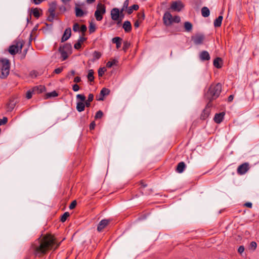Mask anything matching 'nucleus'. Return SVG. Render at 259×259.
I'll return each instance as SVG.
<instances>
[{
    "label": "nucleus",
    "mask_w": 259,
    "mask_h": 259,
    "mask_svg": "<svg viewBox=\"0 0 259 259\" xmlns=\"http://www.w3.org/2000/svg\"><path fill=\"white\" fill-rule=\"evenodd\" d=\"M63 70V67L57 68L54 70L53 71L54 73L56 74H60Z\"/></svg>",
    "instance_id": "56"
},
{
    "label": "nucleus",
    "mask_w": 259,
    "mask_h": 259,
    "mask_svg": "<svg viewBox=\"0 0 259 259\" xmlns=\"http://www.w3.org/2000/svg\"><path fill=\"white\" fill-rule=\"evenodd\" d=\"M86 107L85 104L82 102H77L76 103V110L79 112L83 111Z\"/></svg>",
    "instance_id": "28"
},
{
    "label": "nucleus",
    "mask_w": 259,
    "mask_h": 259,
    "mask_svg": "<svg viewBox=\"0 0 259 259\" xmlns=\"http://www.w3.org/2000/svg\"><path fill=\"white\" fill-rule=\"evenodd\" d=\"M225 115V113L224 112L216 113L213 118L214 122L218 124L221 123L224 119Z\"/></svg>",
    "instance_id": "17"
},
{
    "label": "nucleus",
    "mask_w": 259,
    "mask_h": 259,
    "mask_svg": "<svg viewBox=\"0 0 259 259\" xmlns=\"http://www.w3.org/2000/svg\"><path fill=\"white\" fill-rule=\"evenodd\" d=\"M185 5L180 0L172 1L171 3L170 9L176 12H180L184 8Z\"/></svg>",
    "instance_id": "8"
},
{
    "label": "nucleus",
    "mask_w": 259,
    "mask_h": 259,
    "mask_svg": "<svg viewBox=\"0 0 259 259\" xmlns=\"http://www.w3.org/2000/svg\"><path fill=\"white\" fill-rule=\"evenodd\" d=\"M57 4L56 2H52L50 4L48 12L50 15L47 18V20L49 22H53L55 18V11L56 9Z\"/></svg>",
    "instance_id": "6"
},
{
    "label": "nucleus",
    "mask_w": 259,
    "mask_h": 259,
    "mask_svg": "<svg viewBox=\"0 0 259 259\" xmlns=\"http://www.w3.org/2000/svg\"><path fill=\"white\" fill-rule=\"evenodd\" d=\"M244 251V247L243 245H241L239 247L238 249V252L241 254Z\"/></svg>",
    "instance_id": "62"
},
{
    "label": "nucleus",
    "mask_w": 259,
    "mask_h": 259,
    "mask_svg": "<svg viewBox=\"0 0 259 259\" xmlns=\"http://www.w3.org/2000/svg\"><path fill=\"white\" fill-rule=\"evenodd\" d=\"M201 15L204 17H207L210 15V11L206 7H203L201 9Z\"/></svg>",
    "instance_id": "31"
},
{
    "label": "nucleus",
    "mask_w": 259,
    "mask_h": 259,
    "mask_svg": "<svg viewBox=\"0 0 259 259\" xmlns=\"http://www.w3.org/2000/svg\"><path fill=\"white\" fill-rule=\"evenodd\" d=\"M72 90L74 92H77L79 90V87L77 84H74L72 85Z\"/></svg>",
    "instance_id": "61"
},
{
    "label": "nucleus",
    "mask_w": 259,
    "mask_h": 259,
    "mask_svg": "<svg viewBox=\"0 0 259 259\" xmlns=\"http://www.w3.org/2000/svg\"><path fill=\"white\" fill-rule=\"evenodd\" d=\"M31 34L30 35L29 40L26 42L22 38L18 37L13 41V44L10 46L8 49H22L25 46V44H26V46L29 48L31 45Z\"/></svg>",
    "instance_id": "4"
},
{
    "label": "nucleus",
    "mask_w": 259,
    "mask_h": 259,
    "mask_svg": "<svg viewBox=\"0 0 259 259\" xmlns=\"http://www.w3.org/2000/svg\"><path fill=\"white\" fill-rule=\"evenodd\" d=\"M205 38V35L201 33H197L192 36L191 40L195 45L202 44Z\"/></svg>",
    "instance_id": "7"
},
{
    "label": "nucleus",
    "mask_w": 259,
    "mask_h": 259,
    "mask_svg": "<svg viewBox=\"0 0 259 259\" xmlns=\"http://www.w3.org/2000/svg\"><path fill=\"white\" fill-rule=\"evenodd\" d=\"M106 13V7L104 5L99 3L97 6V10L95 12V17L97 21H101L103 15Z\"/></svg>",
    "instance_id": "5"
},
{
    "label": "nucleus",
    "mask_w": 259,
    "mask_h": 259,
    "mask_svg": "<svg viewBox=\"0 0 259 259\" xmlns=\"http://www.w3.org/2000/svg\"><path fill=\"white\" fill-rule=\"evenodd\" d=\"M222 84L220 83L211 84L207 92L204 94L205 100L208 101V103H211L213 100L219 97L222 92Z\"/></svg>",
    "instance_id": "2"
},
{
    "label": "nucleus",
    "mask_w": 259,
    "mask_h": 259,
    "mask_svg": "<svg viewBox=\"0 0 259 259\" xmlns=\"http://www.w3.org/2000/svg\"><path fill=\"white\" fill-rule=\"evenodd\" d=\"M223 60L220 57H217L214 60L213 62V64L215 67L217 68L220 69L222 68L223 66Z\"/></svg>",
    "instance_id": "23"
},
{
    "label": "nucleus",
    "mask_w": 259,
    "mask_h": 259,
    "mask_svg": "<svg viewBox=\"0 0 259 259\" xmlns=\"http://www.w3.org/2000/svg\"><path fill=\"white\" fill-rule=\"evenodd\" d=\"M111 60V61H108L106 64V67L108 68H111L114 65L117 66L118 62L117 59H116Z\"/></svg>",
    "instance_id": "34"
},
{
    "label": "nucleus",
    "mask_w": 259,
    "mask_h": 259,
    "mask_svg": "<svg viewBox=\"0 0 259 259\" xmlns=\"http://www.w3.org/2000/svg\"><path fill=\"white\" fill-rule=\"evenodd\" d=\"M16 103V102L14 101V100H10L9 102L7 105L8 110L9 111H12L13 110L15 106Z\"/></svg>",
    "instance_id": "35"
},
{
    "label": "nucleus",
    "mask_w": 259,
    "mask_h": 259,
    "mask_svg": "<svg viewBox=\"0 0 259 259\" xmlns=\"http://www.w3.org/2000/svg\"><path fill=\"white\" fill-rule=\"evenodd\" d=\"M76 98L77 99H79L80 100L79 102H84L85 100V97L83 94H78L76 95Z\"/></svg>",
    "instance_id": "44"
},
{
    "label": "nucleus",
    "mask_w": 259,
    "mask_h": 259,
    "mask_svg": "<svg viewBox=\"0 0 259 259\" xmlns=\"http://www.w3.org/2000/svg\"><path fill=\"white\" fill-rule=\"evenodd\" d=\"M40 11L42 12V10L40 9L37 8H32L31 9V15L32 14L34 17L38 19L42 14L40 13Z\"/></svg>",
    "instance_id": "22"
},
{
    "label": "nucleus",
    "mask_w": 259,
    "mask_h": 259,
    "mask_svg": "<svg viewBox=\"0 0 259 259\" xmlns=\"http://www.w3.org/2000/svg\"><path fill=\"white\" fill-rule=\"evenodd\" d=\"M256 246H257L256 243L254 241H252L250 243L249 249L252 250H254L256 249Z\"/></svg>",
    "instance_id": "46"
},
{
    "label": "nucleus",
    "mask_w": 259,
    "mask_h": 259,
    "mask_svg": "<svg viewBox=\"0 0 259 259\" xmlns=\"http://www.w3.org/2000/svg\"><path fill=\"white\" fill-rule=\"evenodd\" d=\"M75 70H71V71H70V72H69V73H68V74H67V76H66V78H68V79H70V78H71V76H73V75H75Z\"/></svg>",
    "instance_id": "57"
},
{
    "label": "nucleus",
    "mask_w": 259,
    "mask_h": 259,
    "mask_svg": "<svg viewBox=\"0 0 259 259\" xmlns=\"http://www.w3.org/2000/svg\"><path fill=\"white\" fill-rule=\"evenodd\" d=\"M223 17L222 16H219L217 18L215 19L214 21L213 25L215 27H219L221 26L222 22L223 20Z\"/></svg>",
    "instance_id": "30"
},
{
    "label": "nucleus",
    "mask_w": 259,
    "mask_h": 259,
    "mask_svg": "<svg viewBox=\"0 0 259 259\" xmlns=\"http://www.w3.org/2000/svg\"><path fill=\"white\" fill-rule=\"evenodd\" d=\"M39 75L38 72L35 70H32L30 72V76L32 78H36Z\"/></svg>",
    "instance_id": "50"
},
{
    "label": "nucleus",
    "mask_w": 259,
    "mask_h": 259,
    "mask_svg": "<svg viewBox=\"0 0 259 259\" xmlns=\"http://www.w3.org/2000/svg\"><path fill=\"white\" fill-rule=\"evenodd\" d=\"M75 12L77 17H82L85 14L83 10L78 7H75Z\"/></svg>",
    "instance_id": "29"
},
{
    "label": "nucleus",
    "mask_w": 259,
    "mask_h": 259,
    "mask_svg": "<svg viewBox=\"0 0 259 259\" xmlns=\"http://www.w3.org/2000/svg\"><path fill=\"white\" fill-rule=\"evenodd\" d=\"M70 215V214L68 212H64L62 215V216L61 217V218H60V221L62 222H65L67 218L68 217H69Z\"/></svg>",
    "instance_id": "40"
},
{
    "label": "nucleus",
    "mask_w": 259,
    "mask_h": 259,
    "mask_svg": "<svg viewBox=\"0 0 259 259\" xmlns=\"http://www.w3.org/2000/svg\"><path fill=\"white\" fill-rule=\"evenodd\" d=\"M79 30L82 33V36L85 35V32L87 30V26L85 25H82L79 27Z\"/></svg>",
    "instance_id": "49"
},
{
    "label": "nucleus",
    "mask_w": 259,
    "mask_h": 259,
    "mask_svg": "<svg viewBox=\"0 0 259 259\" xmlns=\"http://www.w3.org/2000/svg\"><path fill=\"white\" fill-rule=\"evenodd\" d=\"M87 40V38L83 36H80L77 42L74 44V49H80L81 44Z\"/></svg>",
    "instance_id": "25"
},
{
    "label": "nucleus",
    "mask_w": 259,
    "mask_h": 259,
    "mask_svg": "<svg viewBox=\"0 0 259 259\" xmlns=\"http://www.w3.org/2000/svg\"><path fill=\"white\" fill-rule=\"evenodd\" d=\"M152 189H149L145 192L142 189L141 190V193L143 195H150L152 193Z\"/></svg>",
    "instance_id": "52"
},
{
    "label": "nucleus",
    "mask_w": 259,
    "mask_h": 259,
    "mask_svg": "<svg viewBox=\"0 0 259 259\" xmlns=\"http://www.w3.org/2000/svg\"><path fill=\"white\" fill-rule=\"evenodd\" d=\"M93 58L91 60V61L93 62H94L95 60L99 59L101 57L102 54L99 52L95 51L93 53Z\"/></svg>",
    "instance_id": "39"
},
{
    "label": "nucleus",
    "mask_w": 259,
    "mask_h": 259,
    "mask_svg": "<svg viewBox=\"0 0 259 259\" xmlns=\"http://www.w3.org/2000/svg\"><path fill=\"white\" fill-rule=\"evenodd\" d=\"M110 221L107 219H103L101 220L97 227V231L101 232L109 224Z\"/></svg>",
    "instance_id": "15"
},
{
    "label": "nucleus",
    "mask_w": 259,
    "mask_h": 259,
    "mask_svg": "<svg viewBox=\"0 0 259 259\" xmlns=\"http://www.w3.org/2000/svg\"><path fill=\"white\" fill-rule=\"evenodd\" d=\"M172 15L169 12H166L163 17V23L166 26H169L172 24Z\"/></svg>",
    "instance_id": "14"
},
{
    "label": "nucleus",
    "mask_w": 259,
    "mask_h": 259,
    "mask_svg": "<svg viewBox=\"0 0 259 259\" xmlns=\"http://www.w3.org/2000/svg\"><path fill=\"white\" fill-rule=\"evenodd\" d=\"M12 55L18 54L20 59H23L27 54L28 50H8Z\"/></svg>",
    "instance_id": "12"
},
{
    "label": "nucleus",
    "mask_w": 259,
    "mask_h": 259,
    "mask_svg": "<svg viewBox=\"0 0 259 259\" xmlns=\"http://www.w3.org/2000/svg\"><path fill=\"white\" fill-rule=\"evenodd\" d=\"M58 49H72V46L70 44H66L63 46H60Z\"/></svg>",
    "instance_id": "53"
},
{
    "label": "nucleus",
    "mask_w": 259,
    "mask_h": 259,
    "mask_svg": "<svg viewBox=\"0 0 259 259\" xmlns=\"http://www.w3.org/2000/svg\"><path fill=\"white\" fill-rule=\"evenodd\" d=\"M59 245L56 244L54 236L48 234L42 238H38L32 244L29 249V253L34 254L35 257H41L46 254L49 250L55 249Z\"/></svg>",
    "instance_id": "1"
},
{
    "label": "nucleus",
    "mask_w": 259,
    "mask_h": 259,
    "mask_svg": "<svg viewBox=\"0 0 259 259\" xmlns=\"http://www.w3.org/2000/svg\"><path fill=\"white\" fill-rule=\"evenodd\" d=\"M95 126H96V123H95V121H92L90 124V130H94L95 127Z\"/></svg>",
    "instance_id": "63"
},
{
    "label": "nucleus",
    "mask_w": 259,
    "mask_h": 259,
    "mask_svg": "<svg viewBox=\"0 0 259 259\" xmlns=\"http://www.w3.org/2000/svg\"><path fill=\"white\" fill-rule=\"evenodd\" d=\"M79 29V25L77 23H75L73 26V30L74 32H76V31H78Z\"/></svg>",
    "instance_id": "58"
},
{
    "label": "nucleus",
    "mask_w": 259,
    "mask_h": 259,
    "mask_svg": "<svg viewBox=\"0 0 259 259\" xmlns=\"http://www.w3.org/2000/svg\"><path fill=\"white\" fill-rule=\"evenodd\" d=\"M58 96V94L56 91H54L52 92L48 93L46 94L45 99H49L51 97H56Z\"/></svg>",
    "instance_id": "36"
},
{
    "label": "nucleus",
    "mask_w": 259,
    "mask_h": 259,
    "mask_svg": "<svg viewBox=\"0 0 259 259\" xmlns=\"http://www.w3.org/2000/svg\"><path fill=\"white\" fill-rule=\"evenodd\" d=\"M0 62L2 63L0 78L5 79L10 73V62L8 59L0 58Z\"/></svg>",
    "instance_id": "3"
},
{
    "label": "nucleus",
    "mask_w": 259,
    "mask_h": 259,
    "mask_svg": "<svg viewBox=\"0 0 259 259\" xmlns=\"http://www.w3.org/2000/svg\"><path fill=\"white\" fill-rule=\"evenodd\" d=\"M71 28L68 27L66 28L63 34V36L61 38V41L64 42L66 41L71 36Z\"/></svg>",
    "instance_id": "18"
},
{
    "label": "nucleus",
    "mask_w": 259,
    "mask_h": 259,
    "mask_svg": "<svg viewBox=\"0 0 259 259\" xmlns=\"http://www.w3.org/2000/svg\"><path fill=\"white\" fill-rule=\"evenodd\" d=\"M103 112L101 110H99L97 112V113L95 115V118L96 119L101 118L103 116Z\"/></svg>",
    "instance_id": "47"
},
{
    "label": "nucleus",
    "mask_w": 259,
    "mask_h": 259,
    "mask_svg": "<svg viewBox=\"0 0 259 259\" xmlns=\"http://www.w3.org/2000/svg\"><path fill=\"white\" fill-rule=\"evenodd\" d=\"M181 21V18L179 16H175L174 17H172V23H179Z\"/></svg>",
    "instance_id": "51"
},
{
    "label": "nucleus",
    "mask_w": 259,
    "mask_h": 259,
    "mask_svg": "<svg viewBox=\"0 0 259 259\" xmlns=\"http://www.w3.org/2000/svg\"><path fill=\"white\" fill-rule=\"evenodd\" d=\"M111 17L112 20L116 21L117 25L121 24V19L119 16V10L117 8L112 9L111 11Z\"/></svg>",
    "instance_id": "9"
},
{
    "label": "nucleus",
    "mask_w": 259,
    "mask_h": 259,
    "mask_svg": "<svg viewBox=\"0 0 259 259\" xmlns=\"http://www.w3.org/2000/svg\"><path fill=\"white\" fill-rule=\"evenodd\" d=\"M199 57L200 60L203 61H208L210 59L209 53L206 51L201 52L200 54Z\"/></svg>",
    "instance_id": "21"
},
{
    "label": "nucleus",
    "mask_w": 259,
    "mask_h": 259,
    "mask_svg": "<svg viewBox=\"0 0 259 259\" xmlns=\"http://www.w3.org/2000/svg\"><path fill=\"white\" fill-rule=\"evenodd\" d=\"M94 99V95L93 94H90L88 95V99L85 100L84 103L85 104L87 107H89L91 106V102Z\"/></svg>",
    "instance_id": "33"
},
{
    "label": "nucleus",
    "mask_w": 259,
    "mask_h": 259,
    "mask_svg": "<svg viewBox=\"0 0 259 259\" xmlns=\"http://www.w3.org/2000/svg\"><path fill=\"white\" fill-rule=\"evenodd\" d=\"M106 69L105 67H101L98 69V75L99 77H102L104 73L106 71Z\"/></svg>",
    "instance_id": "42"
},
{
    "label": "nucleus",
    "mask_w": 259,
    "mask_h": 259,
    "mask_svg": "<svg viewBox=\"0 0 259 259\" xmlns=\"http://www.w3.org/2000/svg\"><path fill=\"white\" fill-rule=\"evenodd\" d=\"M192 24L189 22H185L184 23V28L185 30L187 32H189L192 29Z\"/></svg>",
    "instance_id": "38"
},
{
    "label": "nucleus",
    "mask_w": 259,
    "mask_h": 259,
    "mask_svg": "<svg viewBox=\"0 0 259 259\" xmlns=\"http://www.w3.org/2000/svg\"><path fill=\"white\" fill-rule=\"evenodd\" d=\"M249 163L244 162L238 167L237 172L239 175H244L249 169Z\"/></svg>",
    "instance_id": "10"
},
{
    "label": "nucleus",
    "mask_w": 259,
    "mask_h": 259,
    "mask_svg": "<svg viewBox=\"0 0 259 259\" xmlns=\"http://www.w3.org/2000/svg\"><path fill=\"white\" fill-rule=\"evenodd\" d=\"M94 70L93 69H90L89 70L87 77L89 81L90 82H93L94 81Z\"/></svg>",
    "instance_id": "37"
},
{
    "label": "nucleus",
    "mask_w": 259,
    "mask_h": 259,
    "mask_svg": "<svg viewBox=\"0 0 259 259\" xmlns=\"http://www.w3.org/2000/svg\"><path fill=\"white\" fill-rule=\"evenodd\" d=\"M96 26L93 23H90L89 26V32L90 33H92L96 31Z\"/></svg>",
    "instance_id": "43"
},
{
    "label": "nucleus",
    "mask_w": 259,
    "mask_h": 259,
    "mask_svg": "<svg viewBox=\"0 0 259 259\" xmlns=\"http://www.w3.org/2000/svg\"><path fill=\"white\" fill-rule=\"evenodd\" d=\"M129 5V1L128 0H125L124 3L123 5L122 8V11H124V10H126L129 8L128 7V6Z\"/></svg>",
    "instance_id": "45"
},
{
    "label": "nucleus",
    "mask_w": 259,
    "mask_h": 259,
    "mask_svg": "<svg viewBox=\"0 0 259 259\" xmlns=\"http://www.w3.org/2000/svg\"><path fill=\"white\" fill-rule=\"evenodd\" d=\"M122 28L124 29L125 32L128 33L131 32L132 29V26L130 21L128 20L125 21L123 24Z\"/></svg>",
    "instance_id": "24"
},
{
    "label": "nucleus",
    "mask_w": 259,
    "mask_h": 259,
    "mask_svg": "<svg viewBox=\"0 0 259 259\" xmlns=\"http://www.w3.org/2000/svg\"><path fill=\"white\" fill-rule=\"evenodd\" d=\"M59 10L61 12L63 13L66 11V9L65 6L62 5L60 7Z\"/></svg>",
    "instance_id": "64"
},
{
    "label": "nucleus",
    "mask_w": 259,
    "mask_h": 259,
    "mask_svg": "<svg viewBox=\"0 0 259 259\" xmlns=\"http://www.w3.org/2000/svg\"><path fill=\"white\" fill-rule=\"evenodd\" d=\"M212 106V103H207L205 108L202 111L200 118L202 120L206 119L209 115L210 112V107Z\"/></svg>",
    "instance_id": "11"
},
{
    "label": "nucleus",
    "mask_w": 259,
    "mask_h": 259,
    "mask_svg": "<svg viewBox=\"0 0 259 259\" xmlns=\"http://www.w3.org/2000/svg\"><path fill=\"white\" fill-rule=\"evenodd\" d=\"M110 93V91L109 89L103 88L101 91H100V93L99 95V98H97V100L98 101H103L104 99V97L105 96L108 95Z\"/></svg>",
    "instance_id": "16"
},
{
    "label": "nucleus",
    "mask_w": 259,
    "mask_h": 259,
    "mask_svg": "<svg viewBox=\"0 0 259 259\" xmlns=\"http://www.w3.org/2000/svg\"><path fill=\"white\" fill-rule=\"evenodd\" d=\"M77 205V202L75 200H73L71 203V204H70L69 206V208L70 209H73V208H74L75 207V206H76Z\"/></svg>",
    "instance_id": "55"
},
{
    "label": "nucleus",
    "mask_w": 259,
    "mask_h": 259,
    "mask_svg": "<svg viewBox=\"0 0 259 259\" xmlns=\"http://www.w3.org/2000/svg\"><path fill=\"white\" fill-rule=\"evenodd\" d=\"M8 122V118L4 117L2 119H0V125H4Z\"/></svg>",
    "instance_id": "54"
},
{
    "label": "nucleus",
    "mask_w": 259,
    "mask_h": 259,
    "mask_svg": "<svg viewBox=\"0 0 259 259\" xmlns=\"http://www.w3.org/2000/svg\"><path fill=\"white\" fill-rule=\"evenodd\" d=\"M32 89L33 94H39L46 91V87L44 85H39L33 87Z\"/></svg>",
    "instance_id": "19"
},
{
    "label": "nucleus",
    "mask_w": 259,
    "mask_h": 259,
    "mask_svg": "<svg viewBox=\"0 0 259 259\" xmlns=\"http://www.w3.org/2000/svg\"><path fill=\"white\" fill-rule=\"evenodd\" d=\"M172 15L169 12H166L163 17V23L166 26H169L172 24Z\"/></svg>",
    "instance_id": "13"
},
{
    "label": "nucleus",
    "mask_w": 259,
    "mask_h": 259,
    "mask_svg": "<svg viewBox=\"0 0 259 259\" xmlns=\"http://www.w3.org/2000/svg\"><path fill=\"white\" fill-rule=\"evenodd\" d=\"M139 6L138 5H133L132 6L129 7L126 10L127 13L128 14V15H131V14L133 13L134 10L137 11L139 9Z\"/></svg>",
    "instance_id": "32"
},
{
    "label": "nucleus",
    "mask_w": 259,
    "mask_h": 259,
    "mask_svg": "<svg viewBox=\"0 0 259 259\" xmlns=\"http://www.w3.org/2000/svg\"><path fill=\"white\" fill-rule=\"evenodd\" d=\"M186 167V164L184 162H180L177 165L176 171L179 173H182L184 171Z\"/></svg>",
    "instance_id": "27"
},
{
    "label": "nucleus",
    "mask_w": 259,
    "mask_h": 259,
    "mask_svg": "<svg viewBox=\"0 0 259 259\" xmlns=\"http://www.w3.org/2000/svg\"><path fill=\"white\" fill-rule=\"evenodd\" d=\"M32 94H33V92L32 89L28 90L26 95V98L28 99H30L32 98Z\"/></svg>",
    "instance_id": "48"
},
{
    "label": "nucleus",
    "mask_w": 259,
    "mask_h": 259,
    "mask_svg": "<svg viewBox=\"0 0 259 259\" xmlns=\"http://www.w3.org/2000/svg\"><path fill=\"white\" fill-rule=\"evenodd\" d=\"M139 184L141 185V190L145 188H146L147 186L146 184H145L143 180H141L139 182Z\"/></svg>",
    "instance_id": "59"
},
{
    "label": "nucleus",
    "mask_w": 259,
    "mask_h": 259,
    "mask_svg": "<svg viewBox=\"0 0 259 259\" xmlns=\"http://www.w3.org/2000/svg\"><path fill=\"white\" fill-rule=\"evenodd\" d=\"M137 17L138 18V20H139L140 22H142L143 20H144L145 17L144 11L141 13H138L137 14Z\"/></svg>",
    "instance_id": "41"
},
{
    "label": "nucleus",
    "mask_w": 259,
    "mask_h": 259,
    "mask_svg": "<svg viewBox=\"0 0 259 259\" xmlns=\"http://www.w3.org/2000/svg\"><path fill=\"white\" fill-rule=\"evenodd\" d=\"M122 38L120 37L117 36L112 38V41L113 44H115L116 46V48L119 49L121 47V42H122Z\"/></svg>",
    "instance_id": "26"
},
{
    "label": "nucleus",
    "mask_w": 259,
    "mask_h": 259,
    "mask_svg": "<svg viewBox=\"0 0 259 259\" xmlns=\"http://www.w3.org/2000/svg\"><path fill=\"white\" fill-rule=\"evenodd\" d=\"M56 56H59L62 61H64L67 59L68 55L67 53L65 50H58V51L56 53Z\"/></svg>",
    "instance_id": "20"
},
{
    "label": "nucleus",
    "mask_w": 259,
    "mask_h": 259,
    "mask_svg": "<svg viewBox=\"0 0 259 259\" xmlns=\"http://www.w3.org/2000/svg\"><path fill=\"white\" fill-rule=\"evenodd\" d=\"M131 47V44L127 41H125L123 42V46L122 49H128Z\"/></svg>",
    "instance_id": "60"
}]
</instances>
